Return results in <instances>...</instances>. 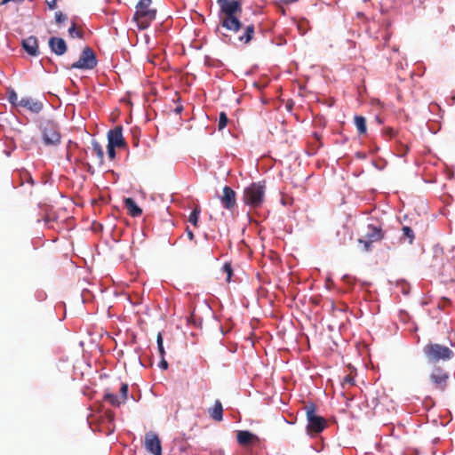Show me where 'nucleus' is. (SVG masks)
Segmentation results:
<instances>
[{"label": "nucleus", "mask_w": 455, "mask_h": 455, "mask_svg": "<svg viewBox=\"0 0 455 455\" xmlns=\"http://www.w3.org/2000/svg\"><path fill=\"white\" fill-rule=\"evenodd\" d=\"M8 100L12 105L19 106L18 95L14 91L9 92Z\"/></svg>", "instance_id": "7c9ffc66"}, {"label": "nucleus", "mask_w": 455, "mask_h": 455, "mask_svg": "<svg viewBox=\"0 0 455 455\" xmlns=\"http://www.w3.org/2000/svg\"><path fill=\"white\" fill-rule=\"evenodd\" d=\"M222 192L223 194L220 199L223 207L227 210H232L236 205V194L235 190L228 186H225Z\"/></svg>", "instance_id": "4468645a"}, {"label": "nucleus", "mask_w": 455, "mask_h": 455, "mask_svg": "<svg viewBox=\"0 0 455 455\" xmlns=\"http://www.w3.org/2000/svg\"><path fill=\"white\" fill-rule=\"evenodd\" d=\"M228 122V116L226 115V113L220 112V116H219L218 129L220 131L224 129L227 126Z\"/></svg>", "instance_id": "bb28decb"}, {"label": "nucleus", "mask_w": 455, "mask_h": 455, "mask_svg": "<svg viewBox=\"0 0 455 455\" xmlns=\"http://www.w3.org/2000/svg\"><path fill=\"white\" fill-rule=\"evenodd\" d=\"M221 271L223 274H226V282L227 283H229L230 280H231V277L233 275V269H232V266H231V263L229 262H226L222 268H221Z\"/></svg>", "instance_id": "393cba45"}, {"label": "nucleus", "mask_w": 455, "mask_h": 455, "mask_svg": "<svg viewBox=\"0 0 455 455\" xmlns=\"http://www.w3.org/2000/svg\"><path fill=\"white\" fill-rule=\"evenodd\" d=\"M48 44L52 52L59 56L63 55L68 50L66 42L60 37H51Z\"/></svg>", "instance_id": "dca6fc26"}, {"label": "nucleus", "mask_w": 455, "mask_h": 455, "mask_svg": "<svg viewBox=\"0 0 455 455\" xmlns=\"http://www.w3.org/2000/svg\"><path fill=\"white\" fill-rule=\"evenodd\" d=\"M315 405L309 403L305 405L306 416L307 419V432L308 435L319 434L327 426L324 418L315 413Z\"/></svg>", "instance_id": "423d86ee"}, {"label": "nucleus", "mask_w": 455, "mask_h": 455, "mask_svg": "<svg viewBox=\"0 0 455 455\" xmlns=\"http://www.w3.org/2000/svg\"><path fill=\"white\" fill-rule=\"evenodd\" d=\"M220 6V24L225 29H233L239 26V16L242 13V4L236 0H217Z\"/></svg>", "instance_id": "f257e3e1"}, {"label": "nucleus", "mask_w": 455, "mask_h": 455, "mask_svg": "<svg viewBox=\"0 0 455 455\" xmlns=\"http://www.w3.org/2000/svg\"><path fill=\"white\" fill-rule=\"evenodd\" d=\"M355 125L356 126L359 135H363L367 132L366 119L362 116H355L354 117Z\"/></svg>", "instance_id": "412c9836"}, {"label": "nucleus", "mask_w": 455, "mask_h": 455, "mask_svg": "<svg viewBox=\"0 0 455 455\" xmlns=\"http://www.w3.org/2000/svg\"><path fill=\"white\" fill-rule=\"evenodd\" d=\"M156 342H157V348H158L160 357H163L165 355V351H164V344H163V336H162L161 332H159L157 334Z\"/></svg>", "instance_id": "cd10ccee"}, {"label": "nucleus", "mask_w": 455, "mask_h": 455, "mask_svg": "<svg viewBox=\"0 0 455 455\" xmlns=\"http://www.w3.org/2000/svg\"><path fill=\"white\" fill-rule=\"evenodd\" d=\"M182 110H183V107H182L181 105H180V106H177V107L175 108L174 112H175L176 114H180V113L182 112Z\"/></svg>", "instance_id": "58836bf2"}, {"label": "nucleus", "mask_w": 455, "mask_h": 455, "mask_svg": "<svg viewBox=\"0 0 455 455\" xmlns=\"http://www.w3.org/2000/svg\"><path fill=\"white\" fill-rule=\"evenodd\" d=\"M55 20H56L57 23H60L67 20V16L65 14H63L61 12H57L55 13Z\"/></svg>", "instance_id": "473e14b6"}, {"label": "nucleus", "mask_w": 455, "mask_h": 455, "mask_svg": "<svg viewBox=\"0 0 455 455\" xmlns=\"http://www.w3.org/2000/svg\"><path fill=\"white\" fill-rule=\"evenodd\" d=\"M108 144L116 148H125L127 146L125 140L123 136L122 126H116L114 129L108 131Z\"/></svg>", "instance_id": "ddd939ff"}, {"label": "nucleus", "mask_w": 455, "mask_h": 455, "mask_svg": "<svg viewBox=\"0 0 455 455\" xmlns=\"http://www.w3.org/2000/svg\"><path fill=\"white\" fill-rule=\"evenodd\" d=\"M116 147L108 144V156L110 160H113L116 157Z\"/></svg>", "instance_id": "2f4dec72"}, {"label": "nucleus", "mask_w": 455, "mask_h": 455, "mask_svg": "<svg viewBox=\"0 0 455 455\" xmlns=\"http://www.w3.org/2000/svg\"><path fill=\"white\" fill-rule=\"evenodd\" d=\"M299 0H281V2L283 4H293V3H296L298 2Z\"/></svg>", "instance_id": "4c0bfd02"}, {"label": "nucleus", "mask_w": 455, "mask_h": 455, "mask_svg": "<svg viewBox=\"0 0 455 455\" xmlns=\"http://www.w3.org/2000/svg\"><path fill=\"white\" fill-rule=\"evenodd\" d=\"M92 153L97 156L99 164H102L104 162V152L101 146L96 141L92 142Z\"/></svg>", "instance_id": "4be33fe9"}, {"label": "nucleus", "mask_w": 455, "mask_h": 455, "mask_svg": "<svg viewBox=\"0 0 455 455\" xmlns=\"http://www.w3.org/2000/svg\"><path fill=\"white\" fill-rule=\"evenodd\" d=\"M226 33H222L225 42L234 45H245L248 44L254 36L255 27L254 24H243L239 20V26L236 28L226 29Z\"/></svg>", "instance_id": "f03ea898"}, {"label": "nucleus", "mask_w": 455, "mask_h": 455, "mask_svg": "<svg viewBox=\"0 0 455 455\" xmlns=\"http://www.w3.org/2000/svg\"><path fill=\"white\" fill-rule=\"evenodd\" d=\"M423 353L429 363L446 362L454 357V352L447 346L429 342L423 347Z\"/></svg>", "instance_id": "7ed1b4c3"}, {"label": "nucleus", "mask_w": 455, "mask_h": 455, "mask_svg": "<svg viewBox=\"0 0 455 455\" xmlns=\"http://www.w3.org/2000/svg\"><path fill=\"white\" fill-rule=\"evenodd\" d=\"M120 395L117 396L110 392H105L103 395V400L108 403H110L113 406H120L121 404L124 403L127 400L128 396V384L127 383H122L120 387Z\"/></svg>", "instance_id": "9b49d317"}, {"label": "nucleus", "mask_w": 455, "mask_h": 455, "mask_svg": "<svg viewBox=\"0 0 455 455\" xmlns=\"http://www.w3.org/2000/svg\"><path fill=\"white\" fill-rule=\"evenodd\" d=\"M384 236V233L380 227L372 224L367 226V232L365 234L366 239H358V243L363 245V251H369L371 249L372 243L380 241Z\"/></svg>", "instance_id": "1a4fd4ad"}, {"label": "nucleus", "mask_w": 455, "mask_h": 455, "mask_svg": "<svg viewBox=\"0 0 455 455\" xmlns=\"http://www.w3.org/2000/svg\"><path fill=\"white\" fill-rule=\"evenodd\" d=\"M402 230H403V236L405 238H407L409 243L411 244L413 243V240L415 237L413 230L410 227H407V226H404Z\"/></svg>", "instance_id": "a878e982"}, {"label": "nucleus", "mask_w": 455, "mask_h": 455, "mask_svg": "<svg viewBox=\"0 0 455 455\" xmlns=\"http://www.w3.org/2000/svg\"><path fill=\"white\" fill-rule=\"evenodd\" d=\"M201 213V209L198 205H196L193 211L191 212L188 221L194 225L196 228L198 227L199 216Z\"/></svg>", "instance_id": "5701e85b"}, {"label": "nucleus", "mask_w": 455, "mask_h": 455, "mask_svg": "<svg viewBox=\"0 0 455 455\" xmlns=\"http://www.w3.org/2000/svg\"><path fill=\"white\" fill-rule=\"evenodd\" d=\"M159 367L163 370H166L168 368V363L164 359V356L161 357Z\"/></svg>", "instance_id": "72a5a7b5"}, {"label": "nucleus", "mask_w": 455, "mask_h": 455, "mask_svg": "<svg viewBox=\"0 0 455 455\" xmlns=\"http://www.w3.org/2000/svg\"><path fill=\"white\" fill-rule=\"evenodd\" d=\"M19 106L25 108L32 113H39L43 109V104L40 101H35L30 98H23L19 101Z\"/></svg>", "instance_id": "a211bd4d"}, {"label": "nucleus", "mask_w": 455, "mask_h": 455, "mask_svg": "<svg viewBox=\"0 0 455 455\" xmlns=\"http://www.w3.org/2000/svg\"><path fill=\"white\" fill-rule=\"evenodd\" d=\"M124 204L130 216L135 218L140 217L142 214L141 208L136 204V202L132 198H124Z\"/></svg>", "instance_id": "6ab92c4d"}, {"label": "nucleus", "mask_w": 455, "mask_h": 455, "mask_svg": "<svg viewBox=\"0 0 455 455\" xmlns=\"http://www.w3.org/2000/svg\"><path fill=\"white\" fill-rule=\"evenodd\" d=\"M443 299L446 304H451V300L449 299L443 298Z\"/></svg>", "instance_id": "a19ab883"}, {"label": "nucleus", "mask_w": 455, "mask_h": 455, "mask_svg": "<svg viewBox=\"0 0 455 455\" xmlns=\"http://www.w3.org/2000/svg\"><path fill=\"white\" fill-rule=\"evenodd\" d=\"M391 35H392V33L388 30V28L387 26L385 28V29L381 32L380 36H376L377 40H380V37H381V41H383L382 48H384L387 45Z\"/></svg>", "instance_id": "b1692460"}, {"label": "nucleus", "mask_w": 455, "mask_h": 455, "mask_svg": "<svg viewBox=\"0 0 455 455\" xmlns=\"http://www.w3.org/2000/svg\"><path fill=\"white\" fill-rule=\"evenodd\" d=\"M429 379L435 389L443 391L447 387L449 373L444 369L436 367L430 373Z\"/></svg>", "instance_id": "9d476101"}, {"label": "nucleus", "mask_w": 455, "mask_h": 455, "mask_svg": "<svg viewBox=\"0 0 455 455\" xmlns=\"http://www.w3.org/2000/svg\"><path fill=\"white\" fill-rule=\"evenodd\" d=\"M22 47L31 56H37L39 54L38 42L34 36L23 39Z\"/></svg>", "instance_id": "f3484780"}, {"label": "nucleus", "mask_w": 455, "mask_h": 455, "mask_svg": "<svg viewBox=\"0 0 455 455\" xmlns=\"http://www.w3.org/2000/svg\"><path fill=\"white\" fill-rule=\"evenodd\" d=\"M281 12H282L283 14H285V10H284L283 8H282Z\"/></svg>", "instance_id": "37998d69"}, {"label": "nucleus", "mask_w": 455, "mask_h": 455, "mask_svg": "<svg viewBox=\"0 0 455 455\" xmlns=\"http://www.w3.org/2000/svg\"><path fill=\"white\" fill-rule=\"evenodd\" d=\"M186 231H187V235H188L189 240H191V241L194 240L195 235H194L193 231L190 230L189 228H187Z\"/></svg>", "instance_id": "e433bc0d"}, {"label": "nucleus", "mask_w": 455, "mask_h": 455, "mask_svg": "<svg viewBox=\"0 0 455 455\" xmlns=\"http://www.w3.org/2000/svg\"><path fill=\"white\" fill-rule=\"evenodd\" d=\"M68 34L71 37H83V32L76 29V24L72 23V26L68 29Z\"/></svg>", "instance_id": "c756f323"}, {"label": "nucleus", "mask_w": 455, "mask_h": 455, "mask_svg": "<svg viewBox=\"0 0 455 455\" xmlns=\"http://www.w3.org/2000/svg\"><path fill=\"white\" fill-rule=\"evenodd\" d=\"M236 440L239 445L247 447L259 443V438L247 430H239L236 433Z\"/></svg>", "instance_id": "2eb2a0df"}, {"label": "nucleus", "mask_w": 455, "mask_h": 455, "mask_svg": "<svg viewBox=\"0 0 455 455\" xmlns=\"http://www.w3.org/2000/svg\"><path fill=\"white\" fill-rule=\"evenodd\" d=\"M355 378L352 373L346 375L342 380V386L344 387L345 386H355Z\"/></svg>", "instance_id": "c85d7f7f"}, {"label": "nucleus", "mask_w": 455, "mask_h": 455, "mask_svg": "<svg viewBox=\"0 0 455 455\" xmlns=\"http://www.w3.org/2000/svg\"><path fill=\"white\" fill-rule=\"evenodd\" d=\"M144 445L149 453L153 455H162L161 441L156 433L148 432L146 434Z\"/></svg>", "instance_id": "f8f14e48"}, {"label": "nucleus", "mask_w": 455, "mask_h": 455, "mask_svg": "<svg viewBox=\"0 0 455 455\" xmlns=\"http://www.w3.org/2000/svg\"><path fill=\"white\" fill-rule=\"evenodd\" d=\"M384 133L387 136L393 137L395 135V131L391 127H387L384 130Z\"/></svg>", "instance_id": "f704fd0d"}, {"label": "nucleus", "mask_w": 455, "mask_h": 455, "mask_svg": "<svg viewBox=\"0 0 455 455\" xmlns=\"http://www.w3.org/2000/svg\"><path fill=\"white\" fill-rule=\"evenodd\" d=\"M314 136L316 138V140H320V137L316 132L314 133Z\"/></svg>", "instance_id": "79ce46f5"}, {"label": "nucleus", "mask_w": 455, "mask_h": 455, "mask_svg": "<svg viewBox=\"0 0 455 455\" xmlns=\"http://www.w3.org/2000/svg\"><path fill=\"white\" fill-rule=\"evenodd\" d=\"M151 4V0H140L136 5L133 20L137 23L140 29L148 28L156 19V10L150 8Z\"/></svg>", "instance_id": "20e7f679"}, {"label": "nucleus", "mask_w": 455, "mask_h": 455, "mask_svg": "<svg viewBox=\"0 0 455 455\" xmlns=\"http://www.w3.org/2000/svg\"><path fill=\"white\" fill-rule=\"evenodd\" d=\"M97 65V59L94 52L90 47H85L79 60L74 62L69 68L92 69Z\"/></svg>", "instance_id": "6e6552de"}, {"label": "nucleus", "mask_w": 455, "mask_h": 455, "mask_svg": "<svg viewBox=\"0 0 455 455\" xmlns=\"http://www.w3.org/2000/svg\"><path fill=\"white\" fill-rule=\"evenodd\" d=\"M43 142L45 146H57L60 143L61 135L59 125L53 121H44L40 125Z\"/></svg>", "instance_id": "0eeeda50"}, {"label": "nucleus", "mask_w": 455, "mask_h": 455, "mask_svg": "<svg viewBox=\"0 0 455 455\" xmlns=\"http://www.w3.org/2000/svg\"><path fill=\"white\" fill-rule=\"evenodd\" d=\"M208 413L215 421L223 419V407L220 400H216L213 406L208 409Z\"/></svg>", "instance_id": "aec40b11"}, {"label": "nucleus", "mask_w": 455, "mask_h": 455, "mask_svg": "<svg viewBox=\"0 0 455 455\" xmlns=\"http://www.w3.org/2000/svg\"><path fill=\"white\" fill-rule=\"evenodd\" d=\"M265 191L266 186L264 182H252L244 188L243 201L251 208H259L264 202Z\"/></svg>", "instance_id": "39448f33"}, {"label": "nucleus", "mask_w": 455, "mask_h": 455, "mask_svg": "<svg viewBox=\"0 0 455 455\" xmlns=\"http://www.w3.org/2000/svg\"><path fill=\"white\" fill-rule=\"evenodd\" d=\"M45 2L50 9H54L56 7L57 0H45Z\"/></svg>", "instance_id": "c9c22d12"}, {"label": "nucleus", "mask_w": 455, "mask_h": 455, "mask_svg": "<svg viewBox=\"0 0 455 455\" xmlns=\"http://www.w3.org/2000/svg\"><path fill=\"white\" fill-rule=\"evenodd\" d=\"M108 417L112 420L114 417V413L112 411H107Z\"/></svg>", "instance_id": "ea45409f"}]
</instances>
